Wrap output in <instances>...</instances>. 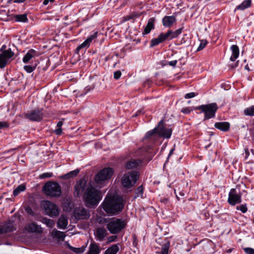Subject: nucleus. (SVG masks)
Masks as SVG:
<instances>
[{"label":"nucleus","instance_id":"nucleus-5","mask_svg":"<svg viewBox=\"0 0 254 254\" xmlns=\"http://www.w3.org/2000/svg\"><path fill=\"white\" fill-rule=\"evenodd\" d=\"M195 109L200 110L202 113H204V120H206L215 117L216 112L218 109V107L216 103H212L207 105L199 106L196 107Z\"/></svg>","mask_w":254,"mask_h":254},{"label":"nucleus","instance_id":"nucleus-15","mask_svg":"<svg viewBox=\"0 0 254 254\" xmlns=\"http://www.w3.org/2000/svg\"><path fill=\"white\" fill-rule=\"evenodd\" d=\"M16 229L13 222L9 220L6 222L4 225L0 227V235L12 232Z\"/></svg>","mask_w":254,"mask_h":254},{"label":"nucleus","instance_id":"nucleus-45","mask_svg":"<svg viewBox=\"0 0 254 254\" xmlns=\"http://www.w3.org/2000/svg\"><path fill=\"white\" fill-rule=\"evenodd\" d=\"M25 210L26 212L28 214L30 215L31 216H34L35 213L33 212V211L32 210V209H31V208L30 206H27L25 208Z\"/></svg>","mask_w":254,"mask_h":254},{"label":"nucleus","instance_id":"nucleus-57","mask_svg":"<svg viewBox=\"0 0 254 254\" xmlns=\"http://www.w3.org/2000/svg\"><path fill=\"white\" fill-rule=\"evenodd\" d=\"M180 194L182 196H184V193L182 191H180Z\"/></svg>","mask_w":254,"mask_h":254},{"label":"nucleus","instance_id":"nucleus-41","mask_svg":"<svg viewBox=\"0 0 254 254\" xmlns=\"http://www.w3.org/2000/svg\"><path fill=\"white\" fill-rule=\"evenodd\" d=\"M207 42L206 40H202L200 42L199 47H198L197 51H200L202 50L207 45Z\"/></svg>","mask_w":254,"mask_h":254},{"label":"nucleus","instance_id":"nucleus-38","mask_svg":"<svg viewBox=\"0 0 254 254\" xmlns=\"http://www.w3.org/2000/svg\"><path fill=\"white\" fill-rule=\"evenodd\" d=\"M237 210H240L242 213H245L248 210V208L246 204H241L236 207Z\"/></svg>","mask_w":254,"mask_h":254},{"label":"nucleus","instance_id":"nucleus-47","mask_svg":"<svg viewBox=\"0 0 254 254\" xmlns=\"http://www.w3.org/2000/svg\"><path fill=\"white\" fill-rule=\"evenodd\" d=\"M121 75H122V73H121V71L117 70L114 72V77L116 79H118L120 78Z\"/></svg>","mask_w":254,"mask_h":254},{"label":"nucleus","instance_id":"nucleus-16","mask_svg":"<svg viewBox=\"0 0 254 254\" xmlns=\"http://www.w3.org/2000/svg\"><path fill=\"white\" fill-rule=\"evenodd\" d=\"M176 22L175 16H165L162 19L163 25L166 27H171Z\"/></svg>","mask_w":254,"mask_h":254},{"label":"nucleus","instance_id":"nucleus-2","mask_svg":"<svg viewBox=\"0 0 254 254\" xmlns=\"http://www.w3.org/2000/svg\"><path fill=\"white\" fill-rule=\"evenodd\" d=\"M125 205L123 198L116 195H107L102 203L103 210L111 215L119 214L123 210Z\"/></svg>","mask_w":254,"mask_h":254},{"label":"nucleus","instance_id":"nucleus-39","mask_svg":"<svg viewBox=\"0 0 254 254\" xmlns=\"http://www.w3.org/2000/svg\"><path fill=\"white\" fill-rule=\"evenodd\" d=\"M36 65V64L34 66H31L30 65H25L24 66V69L28 73H31L35 70Z\"/></svg>","mask_w":254,"mask_h":254},{"label":"nucleus","instance_id":"nucleus-51","mask_svg":"<svg viewBox=\"0 0 254 254\" xmlns=\"http://www.w3.org/2000/svg\"><path fill=\"white\" fill-rule=\"evenodd\" d=\"M117 236H115V235H114V236H110L108 238V240L109 242H114L116 240V239H117Z\"/></svg>","mask_w":254,"mask_h":254},{"label":"nucleus","instance_id":"nucleus-36","mask_svg":"<svg viewBox=\"0 0 254 254\" xmlns=\"http://www.w3.org/2000/svg\"><path fill=\"white\" fill-rule=\"evenodd\" d=\"M244 113L246 115L254 116V106L248 108L244 110Z\"/></svg>","mask_w":254,"mask_h":254},{"label":"nucleus","instance_id":"nucleus-59","mask_svg":"<svg viewBox=\"0 0 254 254\" xmlns=\"http://www.w3.org/2000/svg\"><path fill=\"white\" fill-rule=\"evenodd\" d=\"M176 198H177V199H178V200H180V198L178 196V195H176Z\"/></svg>","mask_w":254,"mask_h":254},{"label":"nucleus","instance_id":"nucleus-4","mask_svg":"<svg viewBox=\"0 0 254 254\" xmlns=\"http://www.w3.org/2000/svg\"><path fill=\"white\" fill-rule=\"evenodd\" d=\"M127 225L126 222L121 219L113 218L107 224V228L113 234L120 233Z\"/></svg>","mask_w":254,"mask_h":254},{"label":"nucleus","instance_id":"nucleus-3","mask_svg":"<svg viewBox=\"0 0 254 254\" xmlns=\"http://www.w3.org/2000/svg\"><path fill=\"white\" fill-rule=\"evenodd\" d=\"M43 190L46 195L53 197H59L62 193L60 184L52 181L48 182L44 185Z\"/></svg>","mask_w":254,"mask_h":254},{"label":"nucleus","instance_id":"nucleus-1","mask_svg":"<svg viewBox=\"0 0 254 254\" xmlns=\"http://www.w3.org/2000/svg\"><path fill=\"white\" fill-rule=\"evenodd\" d=\"M77 196L83 193V199L87 207L96 206L102 199L101 192L84 180H80L74 187Z\"/></svg>","mask_w":254,"mask_h":254},{"label":"nucleus","instance_id":"nucleus-50","mask_svg":"<svg viewBox=\"0 0 254 254\" xmlns=\"http://www.w3.org/2000/svg\"><path fill=\"white\" fill-rule=\"evenodd\" d=\"M8 124L5 122H0V129L8 127Z\"/></svg>","mask_w":254,"mask_h":254},{"label":"nucleus","instance_id":"nucleus-10","mask_svg":"<svg viewBox=\"0 0 254 254\" xmlns=\"http://www.w3.org/2000/svg\"><path fill=\"white\" fill-rule=\"evenodd\" d=\"M242 201L241 195L237 193L235 189H231L229 193L228 202L231 205L240 203Z\"/></svg>","mask_w":254,"mask_h":254},{"label":"nucleus","instance_id":"nucleus-48","mask_svg":"<svg viewBox=\"0 0 254 254\" xmlns=\"http://www.w3.org/2000/svg\"><path fill=\"white\" fill-rule=\"evenodd\" d=\"M196 95V94L194 92H190L186 94L185 96V98L186 99L191 98L195 97Z\"/></svg>","mask_w":254,"mask_h":254},{"label":"nucleus","instance_id":"nucleus-28","mask_svg":"<svg viewBox=\"0 0 254 254\" xmlns=\"http://www.w3.org/2000/svg\"><path fill=\"white\" fill-rule=\"evenodd\" d=\"M119 250V248L117 244H115L106 250L104 254H117Z\"/></svg>","mask_w":254,"mask_h":254},{"label":"nucleus","instance_id":"nucleus-42","mask_svg":"<svg viewBox=\"0 0 254 254\" xmlns=\"http://www.w3.org/2000/svg\"><path fill=\"white\" fill-rule=\"evenodd\" d=\"M53 176L52 173H45L40 175L39 178L41 179L49 178Z\"/></svg>","mask_w":254,"mask_h":254},{"label":"nucleus","instance_id":"nucleus-58","mask_svg":"<svg viewBox=\"0 0 254 254\" xmlns=\"http://www.w3.org/2000/svg\"><path fill=\"white\" fill-rule=\"evenodd\" d=\"M77 250H80V252L81 253L83 252V250L82 249H78Z\"/></svg>","mask_w":254,"mask_h":254},{"label":"nucleus","instance_id":"nucleus-21","mask_svg":"<svg viewBox=\"0 0 254 254\" xmlns=\"http://www.w3.org/2000/svg\"><path fill=\"white\" fill-rule=\"evenodd\" d=\"M166 40L164 33H161L156 38L152 39L150 41V47H153L165 41Z\"/></svg>","mask_w":254,"mask_h":254},{"label":"nucleus","instance_id":"nucleus-12","mask_svg":"<svg viewBox=\"0 0 254 254\" xmlns=\"http://www.w3.org/2000/svg\"><path fill=\"white\" fill-rule=\"evenodd\" d=\"M74 216L76 219H86L90 215L89 211L83 207L76 208L74 210Z\"/></svg>","mask_w":254,"mask_h":254},{"label":"nucleus","instance_id":"nucleus-7","mask_svg":"<svg viewBox=\"0 0 254 254\" xmlns=\"http://www.w3.org/2000/svg\"><path fill=\"white\" fill-rule=\"evenodd\" d=\"M42 204L46 214L51 217L57 216L59 214V209L55 203L45 200L43 201Z\"/></svg>","mask_w":254,"mask_h":254},{"label":"nucleus","instance_id":"nucleus-22","mask_svg":"<svg viewBox=\"0 0 254 254\" xmlns=\"http://www.w3.org/2000/svg\"><path fill=\"white\" fill-rule=\"evenodd\" d=\"M68 224L67 218L64 215H62L58 219L57 225L58 228L61 229H65Z\"/></svg>","mask_w":254,"mask_h":254},{"label":"nucleus","instance_id":"nucleus-56","mask_svg":"<svg viewBox=\"0 0 254 254\" xmlns=\"http://www.w3.org/2000/svg\"><path fill=\"white\" fill-rule=\"evenodd\" d=\"M173 152V149H171L170 151L169 157L172 154Z\"/></svg>","mask_w":254,"mask_h":254},{"label":"nucleus","instance_id":"nucleus-33","mask_svg":"<svg viewBox=\"0 0 254 254\" xmlns=\"http://www.w3.org/2000/svg\"><path fill=\"white\" fill-rule=\"evenodd\" d=\"M88 40H85L81 44H80V45H79L76 49V54H78L79 52V51L83 48H88L89 45H90V44L88 43Z\"/></svg>","mask_w":254,"mask_h":254},{"label":"nucleus","instance_id":"nucleus-34","mask_svg":"<svg viewBox=\"0 0 254 254\" xmlns=\"http://www.w3.org/2000/svg\"><path fill=\"white\" fill-rule=\"evenodd\" d=\"M42 222L50 228H52L55 225L54 221L53 220L48 219L47 218H44L42 219Z\"/></svg>","mask_w":254,"mask_h":254},{"label":"nucleus","instance_id":"nucleus-14","mask_svg":"<svg viewBox=\"0 0 254 254\" xmlns=\"http://www.w3.org/2000/svg\"><path fill=\"white\" fill-rule=\"evenodd\" d=\"M25 230L31 233H42L43 229L42 227L36 223L31 222L27 224L24 228Z\"/></svg>","mask_w":254,"mask_h":254},{"label":"nucleus","instance_id":"nucleus-32","mask_svg":"<svg viewBox=\"0 0 254 254\" xmlns=\"http://www.w3.org/2000/svg\"><path fill=\"white\" fill-rule=\"evenodd\" d=\"M170 246V243L169 241H167L164 244L161 248V254H168V251Z\"/></svg>","mask_w":254,"mask_h":254},{"label":"nucleus","instance_id":"nucleus-19","mask_svg":"<svg viewBox=\"0 0 254 254\" xmlns=\"http://www.w3.org/2000/svg\"><path fill=\"white\" fill-rule=\"evenodd\" d=\"M155 22V18L154 17H151L149 19L147 24L145 26L143 32V35H146L149 34L151 30L155 28L154 23Z\"/></svg>","mask_w":254,"mask_h":254},{"label":"nucleus","instance_id":"nucleus-30","mask_svg":"<svg viewBox=\"0 0 254 254\" xmlns=\"http://www.w3.org/2000/svg\"><path fill=\"white\" fill-rule=\"evenodd\" d=\"M26 187L24 185L21 184L19 185L15 190H14L13 194L14 196H16L18 195L21 192L24 191Z\"/></svg>","mask_w":254,"mask_h":254},{"label":"nucleus","instance_id":"nucleus-54","mask_svg":"<svg viewBox=\"0 0 254 254\" xmlns=\"http://www.w3.org/2000/svg\"><path fill=\"white\" fill-rule=\"evenodd\" d=\"M55 1V0H44L43 4L44 5H47L49 2H53Z\"/></svg>","mask_w":254,"mask_h":254},{"label":"nucleus","instance_id":"nucleus-60","mask_svg":"<svg viewBox=\"0 0 254 254\" xmlns=\"http://www.w3.org/2000/svg\"><path fill=\"white\" fill-rule=\"evenodd\" d=\"M5 47V46L4 45H3V46L2 47L1 49L4 48V47Z\"/></svg>","mask_w":254,"mask_h":254},{"label":"nucleus","instance_id":"nucleus-31","mask_svg":"<svg viewBox=\"0 0 254 254\" xmlns=\"http://www.w3.org/2000/svg\"><path fill=\"white\" fill-rule=\"evenodd\" d=\"M79 170L78 169L71 171L63 176V178L67 179L76 176L79 173Z\"/></svg>","mask_w":254,"mask_h":254},{"label":"nucleus","instance_id":"nucleus-29","mask_svg":"<svg viewBox=\"0 0 254 254\" xmlns=\"http://www.w3.org/2000/svg\"><path fill=\"white\" fill-rule=\"evenodd\" d=\"M14 19L17 22H27L28 21L26 14L15 15Z\"/></svg>","mask_w":254,"mask_h":254},{"label":"nucleus","instance_id":"nucleus-24","mask_svg":"<svg viewBox=\"0 0 254 254\" xmlns=\"http://www.w3.org/2000/svg\"><path fill=\"white\" fill-rule=\"evenodd\" d=\"M231 50L232 51V55L230 58V61L234 62L239 56V48L235 45L231 46Z\"/></svg>","mask_w":254,"mask_h":254},{"label":"nucleus","instance_id":"nucleus-53","mask_svg":"<svg viewBox=\"0 0 254 254\" xmlns=\"http://www.w3.org/2000/svg\"><path fill=\"white\" fill-rule=\"evenodd\" d=\"M177 63V60H174V61H171V62H168V64L171 65V66H172L173 67H175Z\"/></svg>","mask_w":254,"mask_h":254},{"label":"nucleus","instance_id":"nucleus-35","mask_svg":"<svg viewBox=\"0 0 254 254\" xmlns=\"http://www.w3.org/2000/svg\"><path fill=\"white\" fill-rule=\"evenodd\" d=\"M174 31L171 30H168L166 33H164V36L166 40H171L175 38L176 37L174 36Z\"/></svg>","mask_w":254,"mask_h":254},{"label":"nucleus","instance_id":"nucleus-55","mask_svg":"<svg viewBox=\"0 0 254 254\" xmlns=\"http://www.w3.org/2000/svg\"><path fill=\"white\" fill-rule=\"evenodd\" d=\"M232 251H233V249H229L226 250V252L227 253H231L232 252Z\"/></svg>","mask_w":254,"mask_h":254},{"label":"nucleus","instance_id":"nucleus-46","mask_svg":"<svg viewBox=\"0 0 254 254\" xmlns=\"http://www.w3.org/2000/svg\"><path fill=\"white\" fill-rule=\"evenodd\" d=\"M247 254H254V249L251 248H246L244 249Z\"/></svg>","mask_w":254,"mask_h":254},{"label":"nucleus","instance_id":"nucleus-8","mask_svg":"<svg viewBox=\"0 0 254 254\" xmlns=\"http://www.w3.org/2000/svg\"><path fill=\"white\" fill-rule=\"evenodd\" d=\"M114 171L111 168H105L96 175L95 180L97 183L110 179L113 175Z\"/></svg>","mask_w":254,"mask_h":254},{"label":"nucleus","instance_id":"nucleus-23","mask_svg":"<svg viewBox=\"0 0 254 254\" xmlns=\"http://www.w3.org/2000/svg\"><path fill=\"white\" fill-rule=\"evenodd\" d=\"M51 236L60 241H64L65 235L64 232H61L54 229L51 232Z\"/></svg>","mask_w":254,"mask_h":254},{"label":"nucleus","instance_id":"nucleus-20","mask_svg":"<svg viewBox=\"0 0 254 254\" xmlns=\"http://www.w3.org/2000/svg\"><path fill=\"white\" fill-rule=\"evenodd\" d=\"M141 163V161L139 159H132L127 162L125 167L128 170L136 169L138 166H139Z\"/></svg>","mask_w":254,"mask_h":254},{"label":"nucleus","instance_id":"nucleus-17","mask_svg":"<svg viewBox=\"0 0 254 254\" xmlns=\"http://www.w3.org/2000/svg\"><path fill=\"white\" fill-rule=\"evenodd\" d=\"M39 55L38 52L33 49L29 50L23 58L22 61L24 63H28L30 60Z\"/></svg>","mask_w":254,"mask_h":254},{"label":"nucleus","instance_id":"nucleus-18","mask_svg":"<svg viewBox=\"0 0 254 254\" xmlns=\"http://www.w3.org/2000/svg\"><path fill=\"white\" fill-rule=\"evenodd\" d=\"M107 232L104 228H98L94 233L96 239L99 241H102L107 235Z\"/></svg>","mask_w":254,"mask_h":254},{"label":"nucleus","instance_id":"nucleus-37","mask_svg":"<svg viewBox=\"0 0 254 254\" xmlns=\"http://www.w3.org/2000/svg\"><path fill=\"white\" fill-rule=\"evenodd\" d=\"M63 125V121H59L57 125V128L55 130V132L57 135H60L62 133V126Z\"/></svg>","mask_w":254,"mask_h":254},{"label":"nucleus","instance_id":"nucleus-27","mask_svg":"<svg viewBox=\"0 0 254 254\" xmlns=\"http://www.w3.org/2000/svg\"><path fill=\"white\" fill-rule=\"evenodd\" d=\"M251 0H245L243 2L237 6L235 11L237 10H243L248 7H249L251 6Z\"/></svg>","mask_w":254,"mask_h":254},{"label":"nucleus","instance_id":"nucleus-43","mask_svg":"<svg viewBox=\"0 0 254 254\" xmlns=\"http://www.w3.org/2000/svg\"><path fill=\"white\" fill-rule=\"evenodd\" d=\"M97 35H98V32H96L93 34H92V35H91L89 37H88L86 39V40H89L88 43L90 44L93 40H94V39H95V38H97Z\"/></svg>","mask_w":254,"mask_h":254},{"label":"nucleus","instance_id":"nucleus-11","mask_svg":"<svg viewBox=\"0 0 254 254\" xmlns=\"http://www.w3.org/2000/svg\"><path fill=\"white\" fill-rule=\"evenodd\" d=\"M163 121L162 120L160 121L157 127V133L159 136L164 138H170L171 136L172 130L171 128L161 127V126H163Z\"/></svg>","mask_w":254,"mask_h":254},{"label":"nucleus","instance_id":"nucleus-26","mask_svg":"<svg viewBox=\"0 0 254 254\" xmlns=\"http://www.w3.org/2000/svg\"><path fill=\"white\" fill-rule=\"evenodd\" d=\"M100 252L99 246L95 243H91L87 254H99Z\"/></svg>","mask_w":254,"mask_h":254},{"label":"nucleus","instance_id":"nucleus-6","mask_svg":"<svg viewBox=\"0 0 254 254\" xmlns=\"http://www.w3.org/2000/svg\"><path fill=\"white\" fill-rule=\"evenodd\" d=\"M139 173L137 171H132L125 174L122 180V184L124 187L130 188L132 187L139 178Z\"/></svg>","mask_w":254,"mask_h":254},{"label":"nucleus","instance_id":"nucleus-9","mask_svg":"<svg viewBox=\"0 0 254 254\" xmlns=\"http://www.w3.org/2000/svg\"><path fill=\"white\" fill-rule=\"evenodd\" d=\"M14 55L11 49L3 51L0 54V68H3L8 64L9 60Z\"/></svg>","mask_w":254,"mask_h":254},{"label":"nucleus","instance_id":"nucleus-13","mask_svg":"<svg viewBox=\"0 0 254 254\" xmlns=\"http://www.w3.org/2000/svg\"><path fill=\"white\" fill-rule=\"evenodd\" d=\"M25 117L32 121H40L43 118L42 110L34 109L26 114Z\"/></svg>","mask_w":254,"mask_h":254},{"label":"nucleus","instance_id":"nucleus-40","mask_svg":"<svg viewBox=\"0 0 254 254\" xmlns=\"http://www.w3.org/2000/svg\"><path fill=\"white\" fill-rule=\"evenodd\" d=\"M143 193V188L142 186L138 187L136 190V197H142Z\"/></svg>","mask_w":254,"mask_h":254},{"label":"nucleus","instance_id":"nucleus-52","mask_svg":"<svg viewBox=\"0 0 254 254\" xmlns=\"http://www.w3.org/2000/svg\"><path fill=\"white\" fill-rule=\"evenodd\" d=\"M181 111L185 114H189L190 113L191 110L189 109V108H186L182 109Z\"/></svg>","mask_w":254,"mask_h":254},{"label":"nucleus","instance_id":"nucleus-25","mask_svg":"<svg viewBox=\"0 0 254 254\" xmlns=\"http://www.w3.org/2000/svg\"><path fill=\"white\" fill-rule=\"evenodd\" d=\"M214 127L223 131H227L229 129L230 124L228 122H217L214 125Z\"/></svg>","mask_w":254,"mask_h":254},{"label":"nucleus","instance_id":"nucleus-44","mask_svg":"<svg viewBox=\"0 0 254 254\" xmlns=\"http://www.w3.org/2000/svg\"><path fill=\"white\" fill-rule=\"evenodd\" d=\"M157 129L158 127H155L152 130L149 131L146 134V136L148 137L152 135L154 133H157Z\"/></svg>","mask_w":254,"mask_h":254},{"label":"nucleus","instance_id":"nucleus-49","mask_svg":"<svg viewBox=\"0 0 254 254\" xmlns=\"http://www.w3.org/2000/svg\"><path fill=\"white\" fill-rule=\"evenodd\" d=\"M183 28H179L174 31V36L177 38L182 32Z\"/></svg>","mask_w":254,"mask_h":254},{"label":"nucleus","instance_id":"nucleus-61","mask_svg":"<svg viewBox=\"0 0 254 254\" xmlns=\"http://www.w3.org/2000/svg\"><path fill=\"white\" fill-rule=\"evenodd\" d=\"M245 68H246V69H247V68H248L247 66H246Z\"/></svg>","mask_w":254,"mask_h":254}]
</instances>
